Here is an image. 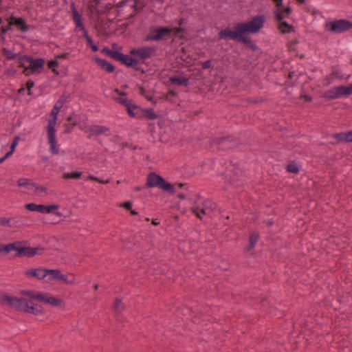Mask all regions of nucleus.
Segmentation results:
<instances>
[{
  "label": "nucleus",
  "mask_w": 352,
  "mask_h": 352,
  "mask_svg": "<svg viewBox=\"0 0 352 352\" xmlns=\"http://www.w3.org/2000/svg\"><path fill=\"white\" fill-rule=\"evenodd\" d=\"M107 131V129L106 127L98 125L91 126L89 129V133L93 135H96L105 133Z\"/></svg>",
  "instance_id": "nucleus-25"
},
{
  "label": "nucleus",
  "mask_w": 352,
  "mask_h": 352,
  "mask_svg": "<svg viewBox=\"0 0 352 352\" xmlns=\"http://www.w3.org/2000/svg\"><path fill=\"white\" fill-rule=\"evenodd\" d=\"M265 17L263 15H257L250 21L239 23L243 35L247 33L255 34L258 32L263 27Z\"/></svg>",
  "instance_id": "nucleus-7"
},
{
  "label": "nucleus",
  "mask_w": 352,
  "mask_h": 352,
  "mask_svg": "<svg viewBox=\"0 0 352 352\" xmlns=\"http://www.w3.org/2000/svg\"><path fill=\"white\" fill-rule=\"evenodd\" d=\"M338 139L348 142H352V131L346 133L337 134L336 136Z\"/></svg>",
  "instance_id": "nucleus-31"
},
{
  "label": "nucleus",
  "mask_w": 352,
  "mask_h": 352,
  "mask_svg": "<svg viewBox=\"0 0 352 352\" xmlns=\"http://www.w3.org/2000/svg\"><path fill=\"white\" fill-rule=\"evenodd\" d=\"M89 178L91 179L95 180V181H99V178L98 177H94L93 175H89Z\"/></svg>",
  "instance_id": "nucleus-50"
},
{
  "label": "nucleus",
  "mask_w": 352,
  "mask_h": 352,
  "mask_svg": "<svg viewBox=\"0 0 352 352\" xmlns=\"http://www.w3.org/2000/svg\"><path fill=\"white\" fill-rule=\"evenodd\" d=\"M0 224L3 226H8V227H13V225L10 223V219H1L0 220Z\"/></svg>",
  "instance_id": "nucleus-37"
},
{
  "label": "nucleus",
  "mask_w": 352,
  "mask_h": 352,
  "mask_svg": "<svg viewBox=\"0 0 352 352\" xmlns=\"http://www.w3.org/2000/svg\"><path fill=\"white\" fill-rule=\"evenodd\" d=\"M8 23L10 26L14 25L22 32H27L28 30L25 21L21 18L10 16L8 19Z\"/></svg>",
  "instance_id": "nucleus-19"
},
{
  "label": "nucleus",
  "mask_w": 352,
  "mask_h": 352,
  "mask_svg": "<svg viewBox=\"0 0 352 352\" xmlns=\"http://www.w3.org/2000/svg\"><path fill=\"white\" fill-rule=\"evenodd\" d=\"M6 254L11 252H16L18 256H32L36 254H41L43 249L40 248H31L28 245L27 241H15L6 244Z\"/></svg>",
  "instance_id": "nucleus-4"
},
{
  "label": "nucleus",
  "mask_w": 352,
  "mask_h": 352,
  "mask_svg": "<svg viewBox=\"0 0 352 352\" xmlns=\"http://www.w3.org/2000/svg\"><path fill=\"white\" fill-rule=\"evenodd\" d=\"M25 208L29 211H36L43 214L54 213L57 217H63V213L57 211V210L59 208V206L58 204L45 206L43 204H36L31 203L26 204Z\"/></svg>",
  "instance_id": "nucleus-11"
},
{
  "label": "nucleus",
  "mask_w": 352,
  "mask_h": 352,
  "mask_svg": "<svg viewBox=\"0 0 352 352\" xmlns=\"http://www.w3.org/2000/svg\"><path fill=\"white\" fill-rule=\"evenodd\" d=\"M47 131L48 142L50 144V151L54 155L58 154L59 150L58 144L56 139V130L55 129H52V126H51V129H47Z\"/></svg>",
  "instance_id": "nucleus-16"
},
{
  "label": "nucleus",
  "mask_w": 352,
  "mask_h": 352,
  "mask_svg": "<svg viewBox=\"0 0 352 352\" xmlns=\"http://www.w3.org/2000/svg\"><path fill=\"white\" fill-rule=\"evenodd\" d=\"M247 40L248 41L245 42V43L248 44L250 45V47L253 49V50H256V46L255 44L252 43L250 40L247 37Z\"/></svg>",
  "instance_id": "nucleus-44"
},
{
  "label": "nucleus",
  "mask_w": 352,
  "mask_h": 352,
  "mask_svg": "<svg viewBox=\"0 0 352 352\" xmlns=\"http://www.w3.org/2000/svg\"><path fill=\"white\" fill-rule=\"evenodd\" d=\"M40 302L50 305L54 307L61 306L63 301L58 298L53 297L47 294L42 293Z\"/></svg>",
  "instance_id": "nucleus-20"
},
{
  "label": "nucleus",
  "mask_w": 352,
  "mask_h": 352,
  "mask_svg": "<svg viewBox=\"0 0 352 352\" xmlns=\"http://www.w3.org/2000/svg\"><path fill=\"white\" fill-rule=\"evenodd\" d=\"M152 223L155 225V226H157V225H158L160 223V222L158 221L157 219H153Z\"/></svg>",
  "instance_id": "nucleus-51"
},
{
  "label": "nucleus",
  "mask_w": 352,
  "mask_h": 352,
  "mask_svg": "<svg viewBox=\"0 0 352 352\" xmlns=\"http://www.w3.org/2000/svg\"><path fill=\"white\" fill-rule=\"evenodd\" d=\"M258 239H259V236L256 232H252L250 234V244H249L248 247L247 248V250L248 251L252 250L255 247L256 243L258 242Z\"/></svg>",
  "instance_id": "nucleus-29"
},
{
  "label": "nucleus",
  "mask_w": 352,
  "mask_h": 352,
  "mask_svg": "<svg viewBox=\"0 0 352 352\" xmlns=\"http://www.w3.org/2000/svg\"><path fill=\"white\" fill-rule=\"evenodd\" d=\"M72 15L73 19L75 22L76 27L78 28L80 30L85 28L82 23L81 15L78 14L74 5L72 6Z\"/></svg>",
  "instance_id": "nucleus-23"
},
{
  "label": "nucleus",
  "mask_w": 352,
  "mask_h": 352,
  "mask_svg": "<svg viewBox=\"0 0 352 352\" xmlns=\"http://www.w3.org/2000/svg\"><path fill=\"white\" fill-rule=\"evenodd\" d=\"M156 1L160 3H163L164 2V0H156Z\"/></svg>",
  "instance_id": "nucleus-57"
},
{
  "label": "nucleus",
  "mask_w": 352,
  "mask_h": 352,
  "mask_svg": "<svg viewBox=\"0 0 352 352\" xmlns=\"http://www.w3.org/2000/svg\"><path fill=\"white\" fill-rule=\"evenodd\" d=\"M155 52V48L149 47H143L134 49L131 51V54L140 59H146L151 57Z\"/></svg>",
  "instance_id": "nucleus-15"
},
{
  "label": "nucleus",
  "mask_w": 352,
  "mask_h": 352,
  "mask_svg": "<svg viewBox=\"0 0 352 352\" xmlns=\"http://www.w3.org/2000/svg\"><path fill=\"white\" fill-rule=\"evenodd\" d=\"M63 99H59L54 104L53 109L51 111L50 115L52 116V118L49 120L48 124L47 129H51V126H52V129H55V126L56 124L58 115L59 113V111L60 109L63 106L64 103Z\"/></svg>",
  "instance_id": "nucleus-14"
},
{
  "label": "nucleus",
  "mask_w": 352,
  "mask_h": 352,
  "mask_svg": "<svg viewBox=\"0 0 352 352\" xmlns=\"http://www.w3.org/2000/svg\"><path fill=\"white\" fill-rule=\"evenodd\" d=\"M26 86H27V89H28V95H32V87L34 86V83L33 81H31V80H29L27 84H26Z\"/></svg>",
  "instance_id": "nucleus-40"
},
{
  "label": "nucleus",
  "mask_w": 352,
  "mask_h": 352,
  "mask_svg": "<svg viewBox=\"0 0 352 352\" xmlns=\"http://www.w3.org/2000/svg\"><path fill=\"white\" fill-rule=\"evenodd\" d=\"M32 182H29L28 180L27 179H25V178H23V179H20L19 181H18V185L19 186H28V188L30 187V184H31Z\"/></svg>",
  "instance_id": "nucleus-38"
},
{
  "label": "nucleus",
  "mask_w": 352,
  "mask_h": 352,
  "mask_svg": "<svg viewBox=\"0 0 352 352\" xmlns=\"http://www.w3.org/2000/svg\"><path fill=\"white\" fill-rule=\"evenodd\" d=\"M141 112L143 116L149 120H155L157 118V115L153 109H142Z\"/></svg>",
  "instance_id": "nucleus-30"
},
{
  "label": "nucleus",
  "mask_w": 352,
  "mask_h": 352,
  "mask_svg": "<svg viewBox=\"0 0 352 352\" xmlns=\"http://www.w3.org/2000/svg\"><path fill=\"white\" fill-rule=\"evenodd\" d=\"M58 282L67 285L76 283V278L74 273H62L59 269H46L45 283H51Z\"/></svg>",
  "instance_id": "nucleus-5"
},
{
  "label": "nucleus",
  "mask_w": 352,
  "mask_h": 352,
  "mask_svg": "<svg viewBox=\"0 0 352 352\" xmlns=\"http://www.w3.org/2000/svg\"><path fill=\"white\" fill-rule=\"evenodd\" d=\"M82 33H83V35H84V37L85 38L86 41H89V39H91V38L89 36L88 34V31L85 29V28H83L82 30H80Z\"/></svg>",
  "instance_id": "nucleus-42"
},
{
  "label": "nucleus",
  "mask_w": 352,
  "mask_h": 352,
  "mask_svg": "<svg viewBox=\"0 0 352 352\" xmlns=\"http://www.w3.org/2000/svg\"><path fill=\"white\" fill-rule=\"evenodd\" d=\"M300 3H304L305 0H297Z\"/></svg>",
  "instance_id": "nucleus-56"
},
{
  "label": "nucleus",
  "mask_w": 352,
  "mask_h": 352,
  "mask_svg": "<svg viewBox=\"0 0 352 352\" xmlns=\"http://www.w3.org/2000/svg\"><path fill=\"white\" fill-rule=\"evenodd\" d=\"M114 307H115V309L119 311L122 310L124 308V306H123L121 300H118V299L116 300L115 303H114Z\"/></svg>",
  "instance_id": "nucleus-36"
},
{
  "label": "nucleus",
  "mask_w": 352,
  "mask_h": 352,
  "mask_svg": "<svg viewBox=\"0 0 352 352\" xmlns=\"http://www.w3.org/2000/svg\"><path fill=\"white\" fill-rule=\"evenodd\" d=\"M46 269L38 267L26 270L24 274L28 278H34L45 282Z\"/></svg>",
  "instance_id": "nucleus-18"
},
{
  "label": "nucleus",
  "mask_w": 352,
  "mask_h": 352,
  "mask_svg": "<svg viewBox=\"0 0 352 352\" xmlns=\"http://www.w3.org/2000/svg\"><path fill=\"white\" fill-rule=\"evenodd\" d=\"M94 289H95V290H97V289H98V285H94Z\"/></svg>",
  "instance_id": "nucleus-58"
},
{
  "label": "nucleus",
  "mask_w": 352,
  "mask_h": 352,
  "mask_svg": "<svg viewBox=\"0 0 352 352\" xmlns=\"http://www.w3.org/2000/svg\"><path fill=\"white\" fill-rule=\"evenodd\" d=\"M173 30L177 34L180 29L163 27L155 28L152 29L151 34L147 36L146 41H160L168 36Z\"/></svg>",
  "instance_id": "nucleus-13"
},
{
  "label": "nucleus",
  "mask_w": 352,
  "mask_h": 352,
  "mask_svg": "<svg viewBox=\"0 0 352 352\" xmlns=\"http://www.w3.org/2000/svg\"><path fill=\"white\" fill-rule=\"evenodd\" d=\"M352 94V91L349 86L340 85L333 87L323 94V97L328 100H334L342 97H348Z\"/></svg>",
  "instance_id": "nucleus-10"
},
{
  "label": "nucleus",
  "mask_w": 352,
  "mask_h": 352,
  "mask_svg": "<svg viewBox=\"0 0 352 352\" xmlns=\"http://www.w3.org/2000/svg\"><path fill=\"white\" fill-rule=\"evenodd\" d=\"M13 153H14V152H13L12 151H11V150H10V151H8V152H7V153H6V155H4V157H6V159H7V158H8L9 157H10V156L13 154Z\"/></svg>",
  "instance_id": "nucleus-46"
},
{
  "label": "nucleus",
  "mask_w": 352,
  "mask_h": 352,
  "mask_svg": "<svg viewBox=\"0 0 352 352\" xmlns=\"http://www.w3.org/2000/svg\"><path fill=\"white\" fill-rule=\"evenodd\" d=\"M287 169L290 173H296L299 171V166L296 163H290L287 165Z\"/></svg>",
  "instance_id": "nucleus-33"
},
{
  "label": "nucleus",
  "mask_w": 352,
  "mask_h": 352,
  "mask_svg": "<svg viewBox=\"0 0 352 352\" xmlns=\"http://www.w3.org/2000/svg\"><path fill=\"white\" fill-rule=\"evenodd\" d=\"M120 206L121 207H123L127 210H130L131 208V206H132V203L131 202H129V201H127V202H124L123 204H121L120 205Z\"/></svg>",
  "instance_id": "nucleus-41"
},
{
  "label": "nucleus",
  "mask_w": 352,
  "mask_h": 352,
  "mask_svg": "<svg viewBox=\"0 0 352 352\" xmlns=\"http://www.w3.org/2000/svg\"><path fill=\"white\" fill-rule=\"evenodd\" d=\"M42 292L34 291H23L22 294L25 298H17L11 296H5L3 300L12 308L34 315L43 314L44 310L42 307L35 305L30 300H37L40 301Z\"/></svg>",
  "instance_id": "nucleus-1"
},
{
  "label": "nucleus",
  "mask_w": 352,
  "mask_h": 352,
  "mask_svg": "<svg viewBox=\"0 0 352 352\" xmlns=\"http://www.w3.org/2000/svg\"><path fill=\"white\" fill-rule=\"evenodd\" d=\"M10 30V26L8 27V28H2V32L6 33L8 30Z\"/></svg>",
  "instance_id": "nucleus-52"
},
{
  "label": "nucleus",
  "mask_w": 352,
  "mask_h": 352,
  "mask_svg": "<svg viewBox=\"0 0 352 352\" xmlns=\"http://www.w3.org/2000/svg\"><path fill=\"white\" fill-rule=\"evenodd\" d=\"M128 113L131 117H136L138 116L139 111H141L142 108H140L139 106L135 105L133 103H131L129 106L126 107Z\"/></svg>",
  "instance_id": "nucleus-26"
},
{
  "label": "nucleus",
  "mask_w": 352,
  "mask_h": 352,
  "mask_svg": "<svg viewBox=\"0 0 352 352\" xmlns=\"http://www.w3.org/2000/svg\"><path fill=\"white\" fill-rule=\"evenodd\" d=\"M172 84L177 85H187L188 84V79L186 78H182L179 76H173L170 78Z\"/></svg>",
  "instance_id": "nucleus-28"
},
{
  "label": "nucleus",
  "mask_w": 352,
  "mask_h": 352,
  "mask_svg": "<svg viewBox=\"0 0 352 352\" xmlns=\"http://www.w3.org/2000/svg\"><path fill=\"white\" fill-rule=\"evenodd\" d=\"M324 28L327 31L340 34L352 28V22L346 19L334 20L327 22Z\"/></svg>",
  "instance_id": "nucleus-9"
},
{
  "label": "nucleus",
  "mask_w": 352,
  "mask_h": 352,
  "mask_svg": "<svg viewBox=\"0 0 352 352\" xmlns=\"http://www.w3.org/2000/svg\"><path fill=\"white\" fill-rule=\"evenodd\" d=\"M116 94L119 95V97L116 98L117 101L122 104V105L127 107L131 102V101L127 98L126 95L124 93H122L118 90L115 91Z\"/></svg>",
  "instance_id": "nucleus-24"
},
{
  "label": "nucleus",
  "mask_w": 352,
  "mask_h": 352,
  "mask_svg": "<svg viewBox=\"0 0 352 352\" xmlns=\"http://www.w3.org/2000/svg\"><path fill=\"white\" fill-rule=\"evenodd\" d=\"M87 43L94 52H97L98 50V46L94 43L91 38L89 39V41H87Z\"/></svg>",
  "instance_id": "nucleus-39"
},
{
  "label": "nucleus",
  "mask_w": 352,
  "mask_h": 352,
  "mask_svg": "<svg viewBox=\"0 0 352 352\" xmlns=\"http://www.w3.org/2000/svg\"><path fill=\"white\" fill-rule=\"evenodd\" d=\"M94 59L96 61V63L103 70H104L107 72H109V73H111L114 71V69H115L114 66L111 63L107 62V60L100 58L98 57H95Z\"/></svg>",
  "instance_id": "nucleus-21"
},
{
  "label": "nucleus",
  "mask_w": 352,
  "mask_h": 352,
  "mask_svg": "<svg viewBox=\"0 0 352 352\" xmlns=\"http://www.w3.org/2000/svg\"><path fill=\"white\" fill-rule=\"evenodd\" d=\"M304 98L307 101H311L312 100L311 96L309 95H305Z\"/></svg>",
  "instance_id": "nucleus-47"
},
{
  "label": "nucleus",
  "mask_w": 352,
  "mask_h": 352,
  "mask_svg": "<svg viewBox=\"0 0 352 352\" xmlns=\"http://www.w3.org/2000/svg\"><path fill=\"white\" fill-rule=\"evenodd\" d=\"M177 186L179 187V188H184V186H186V184H178Z\"/></svg>",
  "instance_id": "nucleus-54"
},
{
  "label": "nucleus",
  "mask_w": 352,
  "mask_h": 352,
  "mask_svg": "<svg viewBox=\"0 0 352 352\" xmlns=\"http://www.w3.org/2000/svg\"><path fill=\"white\" fill-rule=\"evenodd\" d=\"M111 54L114 58L121 61L127 66L135 67L138 65V61L131 56L115 52H111Z\"/></svg>",
  "instance_id": "nucleus-17"
},
{
  "label": "nucleus",
  "mask_w": 352,
  "mask_h": 352,
  "mask_svg": "<svg viewBox=\"0 0 352 352\" xmlns=\"http://www.w3.org/2000/svg\"><path fill=\"white\" fill-rule=\"evenodd\" d=\"M23 90H24L23 89H21L19 90V92H21V91H23Z\"/></svg>",
  "instance_id": "nucleus-59"
},
{
  "label": "nucleus",
  "mask_w": 352,
  "mask_h": 352,
  "mask_svg": "<svg viewBox=\"0 0 352 352\" xmlns=\"http://www.w3.org/2000/svg\"><path fill=\"white\" fill-rule=\"evenodd\" d=\"M177 197L180 199H186L188 204L191 206L192 212L199 219H202L205 215H210L211 210L214 207V204L212 201L206 200L204 201V207L200 209L198 206L201 202L199 196L186 197L183 194H179Z\"/></svg>",
  "instance_id": "nucleus-2"
},
{
  "label": "nucleus",
  "mask_w": 352,
  "mask_h": 352,
  "mask_svg": "<svg viewBox=\"0 0 352 352\" xmlns=\"http://www.w3.org/2000/svg\"><path fill=\"white\" fill-rule=\"evenodd\" d=\"M20 141V138L19 136H16L14 138L12 144H11V146H10V150L12 151L13 152H14L15 151V148L17 146V145L19 144V142Z\"/></svg>",
  "instance_id": "nucleus-34"
},
{
  "label": "nucleus",
  "mask_w": 352,
  "mask_h": 352,
  "mask_svg": "<svg viewBox=\"0 0 352 352\" xmlns=\"http://www.w3.org/2000/svg\"><path fill=\"white\" fill-rule=\"evenodd\" d=\"M6 245H2L0 243V253L6 254Z\"/></svg>",
  "instance_id": "nucleus-45"
},
{
  "label": "nucleus",
  "mask_w": 352,
  "mask_h": 352,
  "mask_svg": "<svg viewBox=\"0 0 352 352\" xmlns=\"http://www.w3.org/2000/svg\"><path fill=\"white\" fill-rule=\"evenodd\" d=\"M131 213L133 215H136L138 214V212L134 210H131Z\"/></svg>",
  "instance_id": "nucleus-53"
},
{
  "label": "nucleus",
  "mask_w": 352,
  "mask_h": 352,
  "mask_svg": "<svg viewBox=\"0 0 352 352\" xmlns=\"http://www.w3.org/2000/svg\"><path fill=\"white\" fill-rule=\"evenodd\" d=\"M6 160V157L3 156V157L0 158V164L2 163Z\"/></svg>",
  "instance_id": "nucleus-55"
},
{
  "label": "nucleus",
  "mask_w": 352,
  "mask_h": 352,
  "mask_svg": "<svg viewBox=\"0 0 352 352\" xmlns=\"http://www.w3.org/2000/svg\"><path fill=\"white\" fill-rule=\"evenodd\" d=\"M20 65L24 68V74L30 76L32 74H40L44 69L45 60L43 58L34 59L30 56H23L19 58Z\"/></svg>",
  "instance_id": "nucleus-6"
},
{
  "label": "nucleus",
  "mask_w": 352,
  "mask_h": 352,
  "mask_svg": "<svg viewBox=\"0 0 352 352\" xmlns=\"http://www.w3.org/2000/svg\"><path fill=\"white\" fill-rule=\"evenodd\" d=\"M59 63L57 60H51L48 62V67L50 69L52 70V72L58 75L59 72L56 69V67L58 66Z\"/></svg>",
  "instance_id": "nucleus-32"
},
{
  "label": "nucleus",
  "mask_w": 352,
  "mask_h": 352,
  "mask_svg": "<svg viewBox=\"0 0 352 352\" xmlns=\"http://www.w3.org/2000/svg\"><path fill=\"white\" fill-rule=\"evenodd\" d=\"M29 189L32 190L33 192L38 197H42L47 192V188L44 186L35 183H31Z\"/></svg>",
  "instance_id": "nucleus-22"
},
{
  "label": "nucleus",
  "mask_w": 352,
  "mask_h": 352,
  "mask_svg": "<svg viewBox=\"0 0 352 352\" xmlns=\"http://www.w3.org/2000/svg\"><path fill=\"white\" fill-rule=\"evenodd\" d=\"M98 182L100 183H102V184H107L109 182V179L103 180V179H99V181H98Z\"/></svg>",
  "instance_id": "nucleus-49"
},
{
  "label": "nucleus",
  "mask_w": 352,
  "mask_h": 352,
  "mask_svg": "<svg viewBox=\"0 0 352 352\" xmlns=\"http://www.w3.org/2000/svg\"><path fill=\"white\" fill-rule=\"evenodd\" d=\"M220 38H231L233 40H239L243 42L248 41L247 36H245L241 30V26L239 24L236 25L234 30L230 29H226L221 31L219 33Z\"/></svg>",
  "instance_id": "nucleus-12"
},
{
  "label": "nucleus",
  "mask_w": 352,
  "mask_h": 352,
  "mask_svg": "<svg viewBox=\"0 0 352 352\" xmlns=\"http://www.w3.org/2000/svg\"><path fill=\"white\" fill-rule=\"evenodd\" d=\"M211 66V61L206 60L202 63V67L204 69H208Z\"/></svg>",
  "instance_id": "nucleus-43"
},
{
  "label": "nucleus",
  "mask_w": 352,
  "mask_h": 352,
  "mask_svg": "<svg viewBox=\"0 0 352 352\" xmlns=\"http://www.w3.org/2000/svg\"><path fill=\"white\" fill-rule=\"evenodd\" d=\"M67 54H62L57 56L56 58H67Z\"/></svg>",
  "instance_id": "nucleus-48"
},
{
  "label": "nucleus",
  "mask_w": 352,
  "mask_h": 352,
  "mask_svg": "<svg viewBox=\"0 0 352 352\" xmlns=\"http://www.w3.org/2000/svg\"><path fill=\"white\" fill-rule=\"evenodd\" d=\"M4 53H5V55L6 56V57L8 58V59H15L16 58V56L12 52H11L10 50H4Z\"/></svg>",
  "instance_id": "nucleus-35"
},
{
  "label": "nucleus",
  "mask_w": 352,
  "mask_h": 352,
  "mask_svg": "<svg viewBox=\"0 0 352 352\" xmlns=\"http://www.w3.org/2000/svg\"><path fill=\"white\" fill-rule=\"evenodd\" d=\"M147 186L149 188L160 187L163 191L175 192L174 186L168 183L162 177L155 173H151L147 176Z\"/></svg>",
  "instance_id": "nucleus-8"
},
{
  "label": "nucleus",
  "mask_w": 352,
  "mask_h": 352,
  "mask_svg": "<svg viewBox=\"0 0 352 352\" xmlns=\"http://www.w3.org/2000/svg\"><path fill=\"white\" fill-rule=\"evenodd\" d=\"M82 175L81 171L65 172L63 174V178L65 179H80Z\"/></svg>",
  "instance_id": "nucleus-27"
},
{
  "label": "nucleus",
  "mask_w": 352,
  "mask_h": 352,
  "mask_svg": "<svg viewBox=\"0 0 352 352\" xmlns=\"http://www.w3.org/2000/svg\"><path fill=\"white\" fill-rule=\"evenodd\" d=\"M275 3L276 8L274 10V15L276 19L280 21L278 29L283 34H289L294 31L292 25L288 24L287 22L283 21V19L287 17L291 12L292 9L289 6H284L283 5V0H273Z\"/></svg>",
  "instance_id": "nucleus-3"
}]
</instances>
